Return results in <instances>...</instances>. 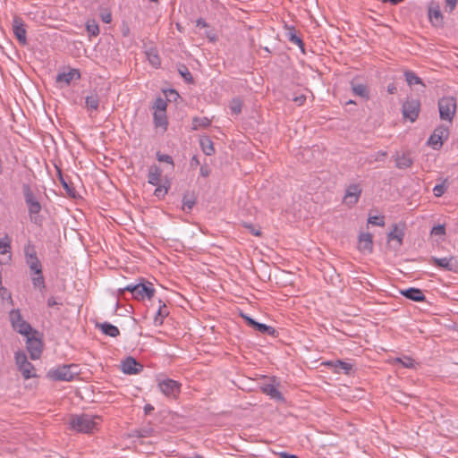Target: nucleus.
I'll use <instances>...</instances> for the list:
<instances>
[{
    "instance_id": "nucleus-1",
    "label": "nucleus",
    "mask_w": 458,
    "mask_h": 458,
    "mask_svg": "<svg viewBox=\"0 0 458 458\" xmlns=\"http://www.w3.org/2000/svg\"><path fill=\"white\" fill-rule=\"evenodd\" d=\"M143 278L140 279V282L138 284H129L123 288H119L118 290V297L125 298V292H129L131 293L132 298L137 301H142L144 299L150 300L155 295V289L153 284L149 282H144Z\"/></svg>"
},
{
    "instance_id": "nucleus-2",
    "label": "nucleus",
    "mask_w": 458,
    "mask_h": 458,
    "mask_svg": "<svg viewBox=\"0 0 458 458\" xmlns=\"http://www.w3.org/2000/svg\"><path fill=\"white\" fill-rule=\"evenodd\" d=\"M22 193L30 221L37 225H42L44 218L39 215L42 206L29 184L24 183L22 185Z\"/></svg>"
},
{
    "instance_id": "nucleus-3",
    "label": "nucleus",
    "mask_w": 458,
    "mask_h": 458,
    "mask_svg": "<svg viewBox=\"0 0 458 458\" xmlns=\"http://www.w3.org/2000/svg\"><path fill=\"white\" fill-rule=\"evenodd\" d=\"M99 416L90 414L72 415L70 418V426L73 430L81 433H90L97 428Z\"/></svg>"
},
{
    "instance_id": "nucleus-4",
    "label": "nucleus",
    "mask_w": 458,
    "mask_h": 458,
    "mask_svg": "<svg viewBox=\"0 0 458 458\" xmlns=\"http://www.w3.org/2000/svg\"><path fill=\"white\" fill-rule=\"evenodd\" d=\"M457 108L456 99L452 97L442 98L438 101L439 116L441 120L452 123Z\"/></svg>"
},
{
    "instance_id": "nucleus-5",
    "label": "nucleus",
    "mask_w": 458,
    "mask_h": 458,
    "mask_svg": "<svg viewBox=\"0 0 458 458\" xmlns=\"http://www.w3.org/2000/svg\"><path fill=\"white\" fill-rule=\"evenodd\" d=\"M77 368L76 365H63L56 369H50L47 372V377L55 381H72L74 376L77 375V371H74Z\"/></svg>"
},
{
    "instance_id": "nucleus-6",
    "label": "nucleus",
    "mask_w": 458,
    "mask_h": 458,
    "mask_svg": "<svg viewBox=\"0 0 458 458\" xmlns=\"http://www.w3.org/2000/svg\"><path fill=\"white\" fill-rule=\"evenodd\" d=\"M420 111V102L419 99L408 98L403 104L402 113L404 119L414 123Z\"/></svg>"
},
{
    "instance_id": "nucleus-7",
    "label": "nucleus",
    "mask_w": 458,
    "mask_h": 458,
    "mask_svg": "<svg viewBox=\"0 0 458 458\" xmlns=\"http://www.w3.org/2000/svg\"><path fill=\"white\" fill-rule=\"evenodd\" d=\"M449 128L444 124L438 125L428 140V145L438 150L443 146L444 140L449 137Z\"/></svg>"
},
{
    "instance_id": "nucleus-8",
    "label": "nucleus",
    "mask_w": 458,
    "mask_h": 458,
    "mask_svg": "<svg viewBox=\"0 0 458 458\" xmlns=\"http://www.w3.org/2000/svg\"><path fill=\"white\" fill-rule=\"evenodd\" d=\"M431 263L446 271L457 273L458 272V257L450 256L445 258L432 257Z\"/></svg>"
},
{
    "instance_id": "nucleus-9",
    "label": "nucleus",
    "mask_w": 458,
    "mask_h": 458,
    "mask_svg": "<svg viewBox=\"0 0 458 458\" xmlns=\"http://www.w3.org/2000/svg\"><path fill=\"white\" fill-rule=\"evenodd\" d=\"M159 390L168 397H175L181 391V384L174 379L166 378L159 381Z\"/></svg>"
},
{
    "instance_id": "nucleus-10",
    "label": "nucleus",
    "mask_w": 458,
    "mask_h": 458,
    "mask_svg": "<svg viewBox=\"0 0 458 458\" xmlns=\"http://www.w3.org/2000/svg\"><path fill=\"white\" fill-rule=\"evenodd\" d=\"M26 344L30 359H39L43 351L42 340L38 337H36L33 334L31 336L27 337Z\"/></svg>"
},
{
    "instance_id": "nucleus-11",
    "label": "nucleus",
    "mask_w": 458,
    "mask_h": 458,
    "mask_svg": "<svg viewBox=\"0 0 458 458\" xmlns=\"http://www.w3.org/2000/svg\"><path fill=\"white\" fill-rule=\"evenodd\" d=\"M122 371L124 374L135 375L143 370V365L131 356L125 358L121 363Z\"/></svg>"
},
{
    "instance_id": "nucleus-12",
    "label": "nucleus",
    "mask_w": 458,
    "mask_h": 458,
    "mask_svg": "<svg viewBox=\"0 0 458 458\" xmlns=\"http://www.w3.org/2000/svg\"><path fill=\"white\" fill-rule=\"evenodd\" d=\"M13 31L19 43L22 46L27 44L26 29L22 19L14 16L13 20Z\"/></svg>"
},
{
    "instance_id": "nucleus-13",
    "label": "nucleus",
    "mask_w": 458,
    "mask_h": 458,
    "mask_svg": "<svg viewBox=\"0 0 458 458\" xmlns=\"http://www.w3.org/2000/svg\"><path fill=\"white\" fill-rule=\"evenodd\" d=\"M361 188L359 184L353 183L347 187L344 197V203L348 206L355 205L361 194Z\"/></svg>"
},
{
    "instance_id": "nucleus-14",
    "label": "nucleus",
    "mask_w": 458,
    "mask_h": 458,
    "mask_svg": "<svg viewBox=\"0 0 458 458\" xmlns=\"http://www.w3.org/2000/svg\"><path fill=\"white\" fill-rule=\"evenodd\" d=\"M241 317L246 321L248 326L254 328L255 330H257L262 334H266V335H273V336L276 335V331L273 327L257 322L256 320H254L253 318H251L250 317H249L248 315H245L243 313L241 314Z\"/></svg>"
},
{
    "instance_id": "nucleus-15",
    "label": "nucleus",
    "mask_w": 458,
    "mask_h": 458,
    "mask_svg": "<svg viewBox=\"0 0 458 458\" xmlns=\"http://www.w3.org/2000/svg\"><path fill=\"white\" fill-rule=\"evenodd\" d=\"M26 261L30 268L35 272V274H41L42 267L41 263L37 257V253L33 246H28L25 248Z\"/></svg>"
},
{
    "instance_id": "nucleus-16",
    "label": "nucleus",
    "mask_w": 458,
    "mask_h": 458,
    "mask_svg": "<svg viewBox=\"0 0 458 458\" xmlns=\"http://www.w3.org/2000/svg\"><path fill=\"white\" fill-rule=\"evenodd\" d=\"M81 79V72L78 69H71L68 72H61L56 76V82L64 83L66 86L70 85L73 80Z\"/></svg>"
},
{
    "instance_id": "nucleus-17",
    "label": "nucleus",
    "mask_w": 458,
    "mask_h": 458,
    "mask_svg": "<svg viewBox=\"0 0 458 458\" xmlns=\"http://www.w3.org/2000/svg\"><path fill=\"white\" fill-rule=\"evenodd\" d=\"M358 248L360 251L371 253L373 250L372 235L369 233H363L359 235Z\"/></svg>"
},
{
    "instance_id": "nucleus-18",
    "label": "nucleus",
    "mask_w": 458,
    "mask_h": 458,
    "mask_svg": "<svg viewBox=\"0 0 458 458\" xmlns=\"http://www.w3.org/2000/svg\"><path fill=\"white\" fill-rule=\"evenodd\" d=\"M401 294L413 301H424L426 300L423 292L420 289L415 287L401 290Z\"/></svg>"
},
{
    "instance_id": "nucleus-19",
    "label": "nucleus",
    "mask_w": 458,
    "mask_h": 458,
    "mask_svg": "<svg viewBox=\"0 0 458 458\" xmlns=\"http://www.w3.org/2000/svg\"><path fill=\"white\" fill-rule=\"evenodd\" d=\"M404 236V225L400 227L399 225L394 224L393 225V229L391 232L387 234V241H396L398 243V246H401L403 244V239Z\"/></svg>"
},
{
    "instance_id": "nucleus-20",
    "label": "nucleus",
    "mask_w": 458,
    "mask_h": 458,
    "mask_svg": "<svg viewBox=\"0 0 458 458\" xmlns=\"http://www.w3.org/2000/svg\"><path fill=\"white\" fill-rule=\"evenodd\" d=\"M158 310L154 318V324L157 327L161 326L164 323L165 318L169 315V310L166 304L160 299L158 300Z\"/></svg>"
},
{
    "instance_id": "nucleus-21",
    "label": "nucleus",
    "mask_w": 458,
    "mask_h": 458,
    "mask_svg": "<svg viewBox=\"0 0 458 458\" xmlns=\"http://www.w3.org/2000/svg\"><path fill=\"white\" fill-rule=\"evenodd\" d=\"M395 166L399 169H406L413 164V160L409 152H403L402 155L394 156Z\"/></svg>"
},
{
    "instance_id": "nucleus-22",
    "label": "nucleus",
    "mask_w": 458,
    "mask_h": 458,
    "mask_svg": "<svg viewBox=\"0 0 458 458\" xmlns=\"http://www.w3.org/2000/svg\"><path fill=\"white\" fill-rule=\"evenodd\" d=\"M100 98L98 95L93 91L85 98V107L88 111H98L99 108Z\"/></svg>"
},
{
    "instance_id": "nucleus-23",
    "label": "nucleus",
    "mask_w": 458,
    "mask_h": 458,
    "mask_svg": "<svg viewBox=\"0 0 458 458\" xmlns=\"http://www.w3.org/2000/svg\"><path fill=\"white\" fill-rule=\"evenodd\" d=\"M96 327L99 328L106 335L116 337L120 335V330L118 327L108 322L98 323L96 324Z\"/></svg>"
},
{
    "instance_id": "nucleus-24",
    "label": "nucleus",
    "mask_w": 458,
    "mask_h": 458,
    "mask_svg": "<svg viewBox=\"0 0 458 458\" xmlns=\"http://www.w3.org/2000/svg\"><path fill=\"white\" fill-rule=\"evenodd\" d=\"M162 170L156 165L149 167L148 174V182L152 185L160 184Z\"/></svg>"
},
{
    "instance_id": "nucleus-25",
    "label": "nucleus",
    "mask_w": 458,
    "mask_h": 458,
    "mask_svg": "<svg viewBox=\"0 0 458 458\" xmlns=\"http://www.w3.org/2000/svg\"><path fill=\"white\" fill-rule=\"evenodd\" d=\"M428 18L434 26H441L443 24V15L438 5L436 7L429 6Z\"/></svg>"
},
{
    "instance_id": "nucleus-26",
    "label": "nucleus",
    "mask_w": 458,
    "mask_h": 458,
    "mask_svg": "<svg viewBox=\"0 0 458 458\" xmlns=\"http://www.w3.org/2000/svg\"><path fill=\"white\" fill-rule=\"evenodd\" d=\"M327 364L334 367L335 373H341L343 371L345 375H349L352 369V364L340 360L329 361Z\"/></svg>"
},
{
    "instance_id": "nucleus-27",
    "label": "nucleus",
    "mask_w": 458,
    "mask_h": 458,
    "mask_svg": "<svg viewBox=\"0 0 458 458\" xmlns=\"http://www.w3.org/2000/svg\"><path fill=\"white\" fill-rule=\"evenodd\" d=\"M262 392L267 395H269L271 398L283 401L284 396L281 394V392L272 384H267L262 386Z\"/></svg>"
},
{
    "instance_id": "nucleus-28",
    "label": "nucleus",
    "mask_w": 458,
    "mask_h": 458,
    "mask_svg": "<svg viewBox=\"0 0 458 458\" xmlns=\"http://www.w3.org/2000/svg\"><path fill=\"white\" fill-rule=\"evenodd\" d=\"M352 90L355 96H359L366 100L369 98V90L365 84H354L352 82Z\"/></svg>"
},
{
    "instance_id": "nucleus-29",
    "label": "nucleus",
    "mask_w": 458,
    "mask_h": 458,
    "mask_svg": "<svg viewBox=\"0 0 458 458\" xmlns=\"http://www.w3.org/2000/svg\"><path fill=\"white\" fill-rule=\"evenodd\" d=\"M19 334L23 335L25 336H30V334H38V331L33 330L31 326L27 321H22L18 325H14L13 327Z\"/></svg>"
},
{
    "instance_id": "nucleus-30",
    "label": "nucleus",
    "mask_w": 458,
    "mask_h": 458,
    "mask_svg": "<svg viewBox=\"0 0 458 458\" xmlns=\"http://www.w3.org/2000/svg\"><path fill=\"white\" fill-rule=\"evenodd\" d=\"M153 119L156 127H161L164 131L167 129L168 122L165 112H154Z\"/></svg>"
},
{
    "instance_id": "nucleus-31",
    "label": "nucleus",
    "mask_w": 458,
    "mask_h": 458,
    "mask_svg": "<svg viewBox=\"0 0 458 458\" xmlns=\"http://www.w3.org/2000/svg\"><path fill=\"white\" fill-rule=\"evenodd\" d=\"M18 369L25 379L36 377L35 368L30 361L21 365Z\"/></svg>"
},
{
    "instance_id": "nucleus-32",
    "label": "nucleus",
    "mask_w": 458,
    "mask_h": 458,
    "mask_svg": "<svg viewBox=\"0 0 458 458\" xmlns=\"http://www.w3.org/2000/svg\"><path fill=\"white\" fill-rule=\"evenodd\" d=\"M196 200L197 199L194 196V193H190L189 191H187L186 193H184L182 197V209L184 211L191 210L194 205L196 204Z\"/></svg>"
},
{
    "instance_id": "nucleus-33",
    "label": "nucleus",
    "mask_w": 458,
    "mask_h": 458,
    "mask_svg": "<svg viewBox=\"0 0 458 458\" xmlns=\"http://www.w3.org/2000/svg\"><path fill=\"white\" fill-rule=\"evenodd\" d=\"M211 125V120L208 117H198L195 116L192 118V127L193 131H197L199 129L208 128Z\"/></svg>"
},
{
    "instance_id": "nucleus-34",
    "label": "nucleus",
    "mask_w": 458,
    "mask_h": 458,
    "mask_svg": "<svg viewBox=\"0 0 458 458\" xmlns=\"http://www.w3.org/2000/svg\"><path fill=\"white\" fill-rule=\"evenodd\" d=\"M200 146L202 148V151L207 156H211L215 154V148L212 140L209 139V137L205 136L200 139Z\"/></svg>"
},
{
    "instance_id": "nucleus-35",
    "label": "nucleus",
    "mask_w": 458,
    "mask_h": 458,
    "mask_svg": "<svg viewBox=\"0 0 458 458\" xmlns=\"http://www.w3.org/2000/svg\"><path fill=\"white\" fill-rule=\"evenodd\" d=\"M286 35L290 42L297 45L301 49V51L304 52V43L302 39L299 36H297L293 27L288 29V32Z\"/></svg>"
},
{
    "instance_id": "nucleus-36",
    "label": "nucleus",
    "mask_w": 458,
    "mask_h": 458,
    "mask_svg": "<svg viewBox=\"0 0 458 458\" xmlns=\"http://www.w3.org/2000/svg\"><path fill=\"white\" fill-rule=\"evenodd\" d=\"M58 172V177H59V181L63 186V188L65 190L66 193L70 196V197H72V198H75V195H76V191L74 189V187H72V183H69L64 177L61 170H57Z\"/></svg>"
},
{
    "instance_id": "nucleus-37",
    "label": "nucleus",
    "mask_w": 458,
    "mask_h": 458,
    "mask_svg": "<svg viewBox=\"0 0 458 458\" xmlns=\"http://www.w3.org/2000/svg\"><path fill=\"white\" fill-rule=\"evenodd\" d=\"M404 77L409 86L420 84L423 87H425V84L423 83L422 80L419 76H417V74L412 71H405Z\"/></svg>"
},
{
    "instance_id": "nucleus-38",
    "label": "nucleus",
    "mask_w": 458,
    "mask_h": 458,
    "mask_svg": "<svg viewBox=\"0 0 458 458\" xmlns=\"http://www.w3.org/2000/svg\"><path fill=\"white\" fill-rule=\"evenodd\" d=\"M154 428L150 425L143 426L140 428L135 429L133 436L137 437H149L153 435Z\"/></svg>"
},
{
    "instance_id": "nucleus-39",
    "label": "nucleus",
    "mask_w": 458,
    "mask_h": 458,
    "mask_svg": "<svg viewBox=\"0 0 458 458\" xmlns=\"http://www.w3.org/2000/svg\"><path fill=\"white\" fill-rule=\"evenodd\" d=\"M177 71L187 83H193V77L185 64H179L177 65Z\"/></svg>"
},
{
    "instance_id": "nucleus-40",
    "label": "nucleus",
    "mask_w": 458,
    "mask_h": 458,
    "mask_svg": "<svg viewBox=\"0 0 458 458\" xmlns=\"http://www.w3.org/2000/svg\"><path fill=\"white\" fill-rule=\"evenodd\" d=\"M86 30L89 36L96 37L99 34V27L94 20L87 21Z\"/></svg>"
},
{
    "instance_id": "nucleus-41",
    "label": "nucleus",
    "mask_w": 458,
    "mask_h": 458,
    "mask_svg": "<svg viewBox=\"0 0 458 458\" xmlns=\"http://www.w3.org/2000/svg\"><path fill=\"white\" fill-rule=\"evenodd\" d=\"M0 250H2L1 254H7L11 251V240L7 234L0 239Z\"/></svg>"
},
{
    "instance_id": "nucleus-42",
    "label": "nucleus",
    "mask_w": 458,
    "mask_h": 458,
    "mask_svg": "<svg viewBox=\"0 0 458 458\" xmlns=\"http://www.w3.org/2000/svg\"><path fill=\"white\" fill-rule=\"evenodd\" d=\"M229 108L234 114H239L242 112V101L240 98H233L230 102Z\"/></svg>"
},
{
    "instance_id": "nucleus-43",
    "label": "nucleus",
    "mask_w": 458,
    "mask_h": 458,
    "mask_svg": "<svg viewBox=\"0 0 458 458\" xmlns=\"http://www.w3.org/2000/svg\"><path fill=\"white\" fill-rule=\"evenodd\" d=\"M166 107H167L166 100L161 97H158L154 103V108L156 109L155 112H165Z\"/></svg>"
},
{
    "instance_id": "nucleus-44",
    "label": "nucleus",
    "mask_w": 458,
    "mask_h": 458,
    "mask_svg": "<svg viewBox=\"0 0 458 458\" xmlns=\"http://www.w3.org/2000/svg\"><path fill=\"white\" fill-rule=\"evenodd\" d=\"M10 319H11L13 327H14V325H18L19 323H21L22 321H24L22 319V317H21L19 310H13L10 312Z\"/></svg>"
},
{
    "instance_id": "nucleus-45",
    "label": "nucleus",
    "mask_w": 458,
    "mask_h": 458,
    "mask_svg": "<svg viewBox=\"0 0 458 458\" xmlns=\"http://www.w3.org/2000/svg\"><path fill=\"white\" fill-rule=\"evenodd\" d=\"M157 188L154 191V195L157 198H164L165 195L168 192V189L170 187V183L167 182V185L165 184H163V185H156Z\"/></svg>"
},
{
    "instance_id": "nucleus-46",
    "label": "nucleus",
    "mask_w": 458,
    "mask_h": 458,
    "mask_svg": "<svg viewBox=\"0 0 458 458\" xmlns=\"http://www.w3.org/2000/svg\"><path fill=\"white\" fill-rule=\"evenodd\" d=\"M37 276L32 277V284L36 288L44 289L46 287L45 285V279L44 276L41 274H36Z\"/></svg>"
},
{
    "instance_id": "nucleus-47",
    "label": "nucleus",
    "mask_w": 458,
    "mask_h": 458,
    "mask_svg": "<svg viewBox=\"0 0 458 458\" xmlns=\"http://www.w3.org/2000/svg\"><path fill=\"white\" fill-rule=\"evenodd\" d=\"M28 360L25 352H15V362L17 367L19 368L21 365L26 363Z\"/></svg>"
},
{
    "instance_id": "nucleus-48",
    "label": "nucleus",
    "mask_w": 458,
    "mask_h": 458,
    "mask_svg": "<svg viewBox=\"0 0 458 458\" xmlns=\"http://www.w3.org/2000/svg\"><path fill=\"white\" fill-rule=\"evenodd\" d=\"M396 362L401 363L404 368L414 367V360L410 357L397 358Z\"/></svg>"
},
{
    "instance_id": "nucleus-49",
    "label": "nucleus",
    "mask_w": 458,
    "mask_h": 458,
    "mask_svg": "<svg viewBox=\"0 0 458 458\" xmlns=\"http://www.w3.org/2000/svg\"><path fill=\"white\" fill-rule=\"evenodd\" d=\"M368 222L369 224H372V225H377V226L385 225L384 216H369Z\"/></svg>"
},
{
    "instance_id": "nucleus-50",
    "label": "nucleus",
    "mask_w": 458,
    "mask_h": 458,
    "mask_svg": "<svg viewBox=\"0 0 458 458\" xmlns=\"http://www.w3.org/2000/svg\"><path fill=\"white\" fill-rule=\"evenodd\" d=\"M157 159L159 161V162H165L167 164H170L172 165H174V161H173V158L171 156L169 155H166V154H161L160 152H157Z\"/></svg>"
},
{
    "instance_id": "nucleus-51",
    "label": "nucleus",
    "mask_w": 458,
    "mask_h": 458,
    "mask_svg": "<svg viewBox=\"0 0 458 458\" xmlns=\"http://www.w3.org/2000/svg\"><path fill=\"white\" fill-rule=\"evenodd\" d=\"M431 234L434 235H445V228L444 225H437L434 226L431 230Z\"/></svg>"
},
{
    "instance_id": "nucleus-52",
    "label": "nucleus",
    "mask_w": 458,
    "mask_h": 458,
    "mask_svg": "<svg viewBox=\"0 0 458 458\" xmlns=\"http://www.w3.org/2000/svg\"><path fill=\"white\" fill-rule=\"evenodd\" d=\"M148 60H149L150 64L153 66L157 67L160 65V58H159L158 55L148 53Z\"/></svg>"
},
{
    "instance_id": "nucleus-53",
    "label": "nucleus",
    "mask_w": 458,
    "mask_h": 458,
    "mask_svg": "<svg viewBox=\"0 0 458 458\" xmlns=\"http://www.w3.org/2000/svg\"><path fill=\"white\" fill-rule=\"evenodd\" d=\"M445 188L443 184H437L433 188V192H434L435 196H437V197L442 196L445 193Z\"/></svg>"
},
{
    "instance_id": "nucleus-54",
    "label": "nucleus",
    "mask_w": 458,
    "mask_h": 458,
    "mask_svg": "<svg viewBox=\"0 0 458 458\" xmlns=\"http://www.w3.org/2000/svg\"><path fill=\"white\" fill-rule=\"evenodd\" d=\"M243 225L245 228L249 229L250 232L255 236H259L261 234V232L259 230H256L251 224L244 223Z\"/></svg>"
},
{
    "instance_id": "nucleus-55",
    "label": "nucleus",
    "mask_w": 458,
    "mask_h": 458,
    "mask_svg": "<svg viewBox=\"0 0 458 458\" xmlns=\"http://www.w3.org/2000/svg\"><path fill=\"white\" fill-rule=\"evenodd\" d=\"M458 3V0H445V7L449 8V12L454 10Z\"/></svg>"
},
{
    "instance_id": "nucleus-56",
    "label": "nucleus",
    "mask_w": 458,
    "mask_h": 458,
    "mask_svg": "<svg viewBox=\"0 0 458 458\" xmlns=\"http://www.w3.org/2000/svg\"><path fill=\"white\" fill-rule=\"evenodd\" d=\"M101 19L105 23H110L112 21V14L109 12L101 13Z\"/></svg>"
},
{
    "instance_id": "nucleus-57",
    "label": "nucleus",
    "mask_w": 458,
    "mask_h": 458,
    "mask_svg": "<svg viewBox=\"0 0 458 458\" xmlns=\"http://www.w3.org/2000/svg\"><path fill=\"white\" fill-rule=\"evenodd\" d=\"M206 36L211 42H216L217 40V36L213 30L207 31Z\"/></svg>"
},
{
    "instance_id": "nucleus-58",
    "label": "nucleus",
    "mask_w": 458,
    "mask_h": 458,
    "mask_svg": "<svg viewBox=\"0 0 458 458\" xmlns=\"http://www.w3.org/2000/svg\"><path fill=\"white\" fill-rule=\"evenodd\" d=\"M196 25H197V27H201V28H208V24L206 22V21L203 18H199L196 21Z\"/></svg>"
},
{
    "instance_id": "nucleus-59",
    "label": "nucleus",
    "mask_w": 458,
    "mask_h": 458,
    "mask_svg": "<svg viewBox=\"0 0 458 458\" xmlns=\"http://www.w3.org/2000/svg\"><path fill=\"white\" fill-rule=\"evenodd\" d=\"M55 305H59L60 306V305H62V303L61 302H57L54 297H50L47 300V306L48 307H54Z\"/></svg>"
},
{
    "instance_id": "nucleus-60",
    "label": "nucleus",
    "mask_w": 458,
    "mask_h": 458,
    "mask_svg": "<svg viewBox=\"0 0 458 458\" xmlns=\"http://www.w3.org/2000/svg\"><path fill=\"white\" fill-rule=\"evenodd\" d=\"M397 91V88L396 86L394 84V83H390L388 86H387V92L389 94H395Z\"/></svg>"
},
{
    "instance_id": "nucleus-61",
    "label": "nucleus",
    "mask_w": 458,
    "mask_h": 458,
    "mask_svg": "<svg viewBox=\"0 0 458 458\" xmlns=\"http://www.w3.org/2000/svg\"><path fill=\"white\" fill-rule=\"evenodd\" d=\"M210 170L207 166H201L200 167V174L203 177H208L209 175Z\"/></svg>"
},
{
    "instance_id": "nucleus-62",
    "label": "nucleus",
    "mask_w": 458,
    "mask_h": 458,
    "mask_svg": "<svg viewBox=\"0 0 458 458\" xmlns=\"http://www.w3.org/2000/svg\"><path fill=\"white\" fill-rule=\"evenodd\" d=\"M190 165L191 167H196L199 165V160L196 156H193L191 159Z\"/></svg>"
},
{
    "instance_id": "nucleus-63",
    "label": "nucleus",
    "mask_w": 458,
    "mask_h": 458,
    "mask_svg": "<svg viewBox=\"0 0 458 458\" xmlns=\"http://www.w3.org/2000/svg\"><path fill=\"white\" fill-rule=\"evenodd\" d=\"M386 151H379L377 154V157H376V160L377 161H380V160H383L384 157H386Z\"/></svg>"
},
{
    "instance_id": "nucleus-64",
    "label": "nucleus",
    "mask_w": 458,
    "mask_h": 458,
    "mask_svg": "<svg viewBox=\"0 0 458 458\" xmlns=\"http://www.w3.org/2000/svg\"><path fill=\"white\" fill-rule=\"evenodd\" d=\"M280 456H281L282 458H299V457H298V456H296L295 454H288V453H285V452L281 453V454H280Z\"/></svg>"
}]
</instances>
